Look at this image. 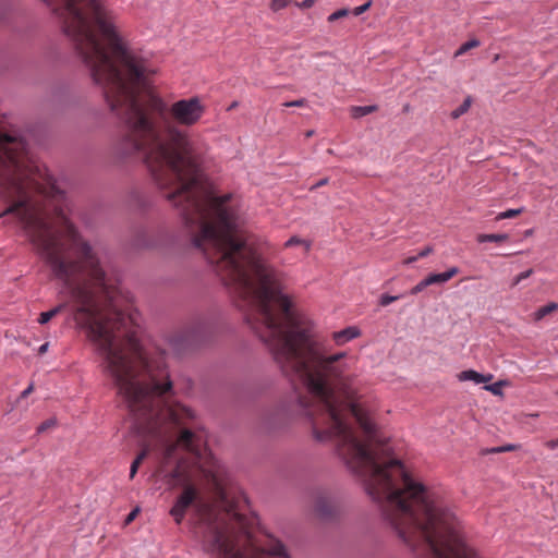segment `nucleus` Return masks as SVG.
Returning a JSON list of instances; mask_svg holds the SVG:
<instances>
[{
    "mask_svg": "<svg viewBox=\"0 0 558 558\" xmlns=\"http://www.w3.org/2000/svg\"><path fill=\"white\" fill-rule=\"evenodd\" d=\"M377 110V106H353L350 108V113L353 119H360Z\"/></svg>",
    "mask_w": 558,
    "mask_h": 558,
    "instance_id": "nucleus-9",
    "label": "nucleus"
},
{
    "mask_svg": "<svg viewBox=\"0 0 558 558\" xmlns=\"http://www.w3.org/2000/svg\"><path fill=\"white\" fill-rule=\"evenodd\" d=\"M138 512V509H134L133 511H131L126 518V523L131 522L132 520H134V518L136 517Z\"/></svg>",
    "mask_w": 558,
    "mask_h": 558,
    "instance_id": "nucleus-38",
    "label": "nucleus"
},
{
    "mask_svg": "<svg viewBox=\"0 0 558 558\" xmlns=\"http://www.w3.org/2000/svg\"><path fill=\"white\" fill-rule=\"evenodd\" d=\"M60 17L95 84L128 134L123 154L142 153L156 185L180 210L194 247L216 265L238 306L252 312L255 331H312L291 310L276 272L247 242L231 194L215 195L203 179L195 146L179 125L192 126L205 113L198 97L170 107L149 90L154 74L147 60L130 49L116 13L101 0H43Z\"/></svg>",
    "mask_w": 558,
    "mask_h": 558,
    "instance_id": "nucleus-1",
    "label": "nucleus"
},
{
    "mask_svg": "<svg viewBox=\"0 0 558 558\" xmlns=\"http://www.w3.org/2000/svg\"><path fill=\"white\" fill-rule=\"evenodd\" d=\"M181 413H183L184 415L189 416V417H194V413L190 410V409H186V408H182L181 409Z\"/></svg>",
    "mask_w": 558,
    "mask_h": 558,
    "instance_id": "nucleus-42",
    "label": "nucleus"
},
{
    "mask_svg": "<svg viewBox=\"0 0 558 558\" xmlns=\"http://www.w3.org/2000/svg\"><path fill=\"white\" fill-rule=\"evenodd\" d=\"M480 40L477 39H471V40H468L466 43L462 44L459 49L456 51L454 56L456 57H459V56H462L464 54L465 52H468L470 49L472 48H476L480 46Z\"/></svg>",
    "mask_w": 558,
    "mask_h": 558,
    "instance_id": "nucleus-14",
    "label": "nucleus"
},
{
    "mask_svg": "<svg viewBox=\"0 0 558 558\" xmlns=\"http://www.w3.org/2000/svg\"><path fill=\"white\" fill-rule=\"evenodd\" d=\"M471 107V98L468 97L464 99V101L458 107L456 108L452 112H451V117L453 119H458L459 117H461L462 114L466 113L468 110L470 109Z\"/></svg>",
    "mask_w": 558,
    "mask_h": 558,
    "instance_id": "nucleus-15",
    "label": "nucleus"
},
{
    "mask_svg": "<svg viewBox=\"0 0 558 558\" xmlns=\"http://www.w3.org/2000/svg\"><path fill=\"white\" fill-rule=\"evenodd\" d=\"M295 245H303L304 248H305V252H308L310 248H311V242L310 241H306V240H303L299 236H291L286 243H284V246L286 247H291V246H295Z\"/></svg>",
    "mask_w": 558,
    "mask_h": 558,
    "instance_id": "nucleus-13",
    "label": "nucleus"
},
{
    "mask_svg": "<svg viewBox=\"0 0 558 558\" xmlns=\"http://www.w3.org/2000/svg\"><path fill=\"white\" fill-rule=\"evenodd\" d=\"M327 181H328L327 179H322L320 181H318V182L313 186V189H316V187H318V186H323V185H325V184L327 183Z\"/></svg>",
    "mask_w": 558,
    "mask_h": 558,
    "instance_id": "nucleus-43",
    "label": "nucleus"
},
{
    "mask_svg": "<svg viewBox=\"0 0 558 558\" xmlns=\"http://www.w3.org/2000/svg\"><path fill=\"white\" fill-rule=\"evenodd\" d=\"M401 298V295H389V294H383L380 296V300H379V304L381 306H387L389 305L390 303L399 300Z\"/></svg>",
    "mask_w": 558,
    "mask_h": 558,
    "instance_id": "nucleus-20",
    "label": "nucleus"
},
{
    "mask_svg": "<svg viewBox=\"0 0 558 558\" xmlns=\"http://www.w3.org/2000/svg\"><path fill=\"white\" fill-rule=\"evenodd\" d=\"M508 238L509 236L506 233L480 234L478 238H477V241L480 243H485V242H497V243H500V242L507 241Z\"/></svg>",
    "mask_w": 558,
    "mask_h": 558,
    "instance_id": "nucleus-11",
    "label": "nucleus"
},
{
    "mask_svg": "<svg viewBox=\"0 0 558 558\" xmlns=\"http://www.w3.org/2000/svg\"><path fill=\"white\" fill-rule=\"evenodd\" d=\"M0 197L10 205L0 219L13 217L51 277L75 305L77 325L86 331L106 374L125 401L138 433L163 439L180 426V412L168 404L172 389L163 361L143 350L133 319L113 310L101 313L99 298L112 295L97 252L65 213V194L27 157L20 131L0 120Z\"/></svg>",
    "mask_w": 558,
    "mask_h": 558,
    "instance_id": "nucleus-2",
    "label": "nucleus"
},
{
    "mask_svg": "<svg viewBox=\"0 0 558 558\" xmlns=\"http://www.w3.org/2000/svg\"><path fill=\"white\" fill-rule=\"evenodd\" d=\"M213 481H214L215 485H217V486L219 485L218 480L215 476H213Z\"/></svg>",
    "mask_w": 558,
    "mask_h": 558,
    "instance_id": "nucleus-45",
    "label": "nucleus"
},
{
    "mask_svg": "<svg viewBox=\"0 0 558 558\" xmlns=\"http://www.w3.org/2000/svg\"><path fill=\"white\" fill-rule=\"evenodd\" d=\"M371 5H372V1H367L364 4L354 8L352 10V14L355 15V16H359V15L363 14L365 11H367Z\"/></svg>",
    "mask_w": 558,
    "mask_h": 558,
    "instance_id": "nucleus-22",
    "label": "nucleus"
},
{
    "mask_svg": "<svg viewBox=\"0 0 558 558\" xmlns=\"http://www.w3.org/2000/svg\"><path fill=\"white\" fill-rule=\"evenodd\" d=\"M417 259H418L417 255L416 256H411V257H408L407 259H404L403 264L404 265H411V264L415 263Z\"/></svg>",
    "mask_w": 558,
    "mask_h": 558,
    "instance_id": "nucleus-39",
    "label": "nucleus"
},
{
    "mask_svg": "<svg viewBox=\"0 0 558 558\" xmlns=\"http://www.w3.org/2000/svg\"><path fill=\"white\" fill-rule=\"evenodd\" d=\"M175 449V445H169L166 449V458H170Z\"/></svg>",
    "mask_w": 558,
    "mask_h": 558,
    "instance_id": "nucleus-36",
    "label": "nucleus"
},
{
    "mask_svg": "<svg viewBox=\"0 0 558 558\" xmlns=\"http://www.w3.org/2000/svg\"><path fill=\"white\" fill-rule=\"evenodd\" d=\"M236 107H238V101H233V102L229 106L228 110H232V109H234V108H236Z\"/></svg>",
    "mask_w": 558,
    "mask_h": 558,
    "instance_id": "nucleus-44",
    "label": "nucleus"
},
{
    "mask_svg": "<svg viewBox=\"0 0 558 558\" xmlns=\"http://www.w3.org/2000/svg\"><path fill=\"white\" fill-rule=\"evenodd\" d=\"M48 347H49V343H48V342H45L44 344H41V345L39 347V349H38V353H39L40 355H41V354H44V353H46V352H47V350H48Z\"/></svg>",
    "mask_w": 558,
    "mask_h": 558,
    "instance_id": "nucleus-40",
    "label": "nucleus"
},
{
    "mask_svg": "<svg viewBox=\"0 0 558 558\" xmlns=\"http://www.w3.org/2000/svg\"><path fill=\"white\" fill-rule=\"evenodd\" d=\"M515 445H506L502 447L492 448L490 452H507L515 449Z\"/></svg>",
    "mask_w": 558,
    "mask_h": 558,
    "instance_id": "nucleus-26",
    "label": "nucleus"
},
{
    "mask_svg": "<svg viewBox=\"0 0 558 558\" xmlns=\"http://www.w3.org/2000/svg\"><path fill=\"white\" fill-rule=\"evenodd\" d=\"M545 447L550 449V450H555L556 448H558V438L557 439L547 440L545 442Z\"/></svg>",
    "mask_w": 558,
    "mask_h": 558,
    "instance_id": "nucleus-31",
    "label": "nucleus"
},
{
    "mask_svg": "<svg viewBox=\"0 0 558 558\" xmlns=\"http://www.w3.org/2000/svg\"><path fill=\"white\" fill-rule=\"evenodd\" d=\"M148 451V447H145L133 461L141 465L142 461L147 457Z\"/></svg>",
    "mask_w": 558,
    "mask_h": 558,
    "instance_id": "nucleus-28",
    "label": "nucleus"
},
{
    "mask_svg": "<svg viewBox=\"0 0 558 558\" xmlns=\"http://www.w3.org/2000/svg\"><path fill=\"white\" fill-rule=\"evenodd\" d=\"M54 425V421L53 420H47L45 422H43L41 424L38 425L37 427V433L40 434V433H44L45 430H47L48 428L52 427Z\"/></svg>",
    "mask_w": 558,
    "mask_h": 558,
    "instance_id": "nucleus-24",
    "label": "nucleus"
},
{
    "mask_svg": "<svg viewBox=\"0 0 558 558\" xmlns=\"http://www.w3.org/2000/svg\"><path fill=\"white\" fill-rule=\"evenodd\" d=\"M65 306H66V303H62V304H59L56 307L51 308L50 311L40 313L38 323L40 325L47 324L51 318H53L56 315L61 313V311H63L65 308Z\"/></svg>",
    "mask_w": 558,
    "mask_h": 558,
    "instance_id": "nucleus-10",
    "label": "nucleus"
},
{
    "mask_svg": "<svg viewBox=\"0 0 558 558\" xmlns=\"http://www.w3.org/2000/svg\"><path fill=\"white\" fill-rule=\"evenodd\" d=\"M557 308H558V304L554 303V302H550V303L546 304L545 306L539 307L534 313V319L536 322H538V320L543 319L546 315L555 312Z\"/></svg>",
    "mask_w": 558,
    "mask_h": 558,
    "instance_id": "nucleus-12",
    "label": "nucleus"
},
{
    "mask_svg": "<svg viewBox=\"0 0 558 558\" xmlns=\"http://www.w3.org/2000/svg\"><path fill=\"white\" fill-rule=\"evenodd\" d=\"M501 385H502V381H498V383L485 386V389L496 396L501 395V389H500Z\"/></svg>",
    "mask_w": 558,
    "mask_h": 558,
    "instance_id": "nucleus-23",
    "label": "nucleus"
},
{
    "mask_svg": "<svg viewBox=\"0 0 558 558\" xmlns=\"http://www.w3.org/2000/svg\"><path fill=\"white\" fill-rule=\"evenodd\" d=\"M198 492L195 486L191 484L184 485L182 494L177 498L170 514L173 517L175 523L180 524L186 513V509L196 500Z\"/></svg>",
    "mask_w": 558,
    "mask_h": 558,
    "instance_id": "nucleus-4",
    "label": "nucleus"
},
{
    "mask_svg": "<svg viewBox=\"0 0 558 558\" xmlns=\"http://www.w3.org/2000/svg\"><path fill=\"white\" fill-rule=\"evenodd\" d=\"M312 134H313V131H308L306 135L311 136Z\"/></svg>",
    "mask_w": 558,
    "mask_h": 558,
    "instance_id": "nucleus-46",
    "label": "nucleus"
},
{
    "mask_svg": "<svg viewBox=\"0 0 558 558\" xmlns=\"http://www.w3.org/2000/svg\"><path fill=\"white\" fill-rule=\"evenodd\" d=\"M427 287H428V284L426 282V279H423L411 289L410 294H412V295L417 294V293L422 292L424 289H426Z\"/></svg>",
    "mask_w": 558,
    "mask_h": 558,
    "instance_id": "nucleus-21",
    "label": "nucleus"
},
{
    "mask_svg": "<svg viewBox=\"0 0 558 558\" xmlns=\"http://www.w3.org/2000/svg\"><path fill=\"white\" fill-rule=\"evenodd\" d=\"M533 274V269H527L525 271L520 272L512 280L511 287L518 286L522 280L529 278Z\"/></svg>",
    "mask_w": 558,
    "mask_h": 558,
    "instance_id": "nucleus-19",
    "label": "nucleus"
},
{
    "mask_svg": "<svg viewBox=\"0 0 558 558\" xmlns=\"http://www.w3.org/2000/svg\"><path fill=\"white\" fill-rule=\"evenodd\" d=\"M446 272H447L448 277L451 279L459 272V269L457 267H451Z\"/></svg>",
    "mask_w": 558,
    "mask_h": 558,
    "instance_id": "nucleus-35",
    "label": "nucleus"
},
{
    "mask_svg": "<svg viewBox=\"0 0 558 558\" xmlns=\"http://www.w3.org/2000/svg\"><path fill=\"white\" fill-rule=\"evenodd\" d=\"M350 10L349 9H340V10H337L335 11L333 13H331L329 16H328V22H335L339 19H342V17H345L350 14Z\"/></svg>",
    "mask_w": 558,
    "mask_h": 558,
    "instance_id": "nucleus-17",
    "label": "nucleus"
},
{
    "mask_svg": "<svg viewBox=\"0 0 558 558\" xmlns=\"http://www.w3.org/2000/svg\"><path fill=\"white\" fill-rule=\"evenodd\" d=\"M438 275H439V278H440V282H441V283H445V282H447V281H449V280H450V278L448 277V275H447V272H446V271H445V272H441V274H438Z\"/></svg>",
    "mask_w": 558,
    "mask_h": 558,
    "instance_id": "nucleus-41",
    "label": "nucleus"
},
{
    "mask_svg": "<svg viewBox=\"0 0 558 558\" xmlns=\"http://www.w3.org/2000/svg\"><path fill=\"white\" fill-rule=\"evenodd\" d=\"M138 468H140V464L133 461L131 464V468H130V478H133L135 476Z\"/></svg>",
    "mask_w": 558,
    "mask_h": 558,
    "instance_id": "nucleus-32",
    "label": "nucleus"
},
{
    "mask_svg": "<svg viewBox=\"0 0 558 558\" xmlns=\"http://www.w3.org/2000/svg\"><path fill=\"white\" fill-rule=\"evenodd\" d=\"M425 279L428 286L441 283L438 274H430Z\"/></svg>",
    "mask_w": 558,
    "mask_h": 558,
    "instance_id": "nucleus-25",
    "label": "nucleus"
},
{
    "mask_svg": "<svg viewBox=\"0 0 558 558\" xmlns=\"http://www.w3.org/2000/svg\"><path fill=\"white\" fill-rule=\"evenodd\" d=\"M522 208H518V209H508L506 211H502V213H499L496 217L497 220H504V219H510V218H513L515 216H518L519 214L522 213Z\"/></svg>",
    "mask_w": 558,
    "mask_h": 558,
    "instance_id": "nucleus-16",
    "label": "nucleus"
},
{
    "mask_svg": "<svg viewBox=\"0 0 558 558\" xmlns=\"http://www.w3.org/2000/svg\"><path fill=\"white\" fill-rule=\"evenodd\" d=\"M315 0H303L300 4H298L302 9H308L314 4Z\"/></svg>",
    "mask_w": 558,
    "mask_h": 558,
    "instance_id": "nucleus-33",
    "label": "nucleus"
},
{
    "mask_svg": "<svg viewBox=\"0 0 558 558\" xmlns=\"http://www.w3.org/2000/svg\"><path fill=\"white\" fill-rule=\"evenodd\" d=\"M236 530L214 527L211 550L219 558H264L263 554L290 558L284 545L279 541L271 542L263 553H259L253 544L242 515H236Z\"/></svg>",
    "mask_w": 558,
    "mask_h": 558,
    "instance_id": "nucleus-3",
    "label": "nucleus"
},
{
    "mask_svg": "<svg viewBox=\"0 0 558 558\" xmlns=\"http://www.w3.org/2000/svg\"><path fill=\"white\" fill-rule=\"evenodd\" d=\"M148 451V447H145L133 461L141 465L142 461L147 457Z\"/></svg>",
    "mask_w": 558,
    "mask_h": 558,
    "instance_id": "nucleus-29",
    "label": "nucleus"
},
{
    "mask_svg": "<svg viewBox=\"0 0 558 558\" xmlns=\"http://www.w3.org/2000/svg\"><path fill=\"white\" fill-rule=\"evenodd\" d=\"M306 104L305 99H298L293 101H287L283 104L284 107H303Z\"/></svg>",
    "mask_w": 558,
    "mask_h": 558,
    "instance_id": "nucleus-27",
    "label": "nucleus"
},
{
    "mask_svg": "<svg viewBox=\"0 0 558 558\" xmlns=\"http://www.w3.org/2000/svg\"><path fill=\"white\" fill-rule=\"evenodd\" d=\"M195 434L187 428H182L178 438V444L190 451H195Z\"/></svg>",
    "mask_w": 558,
    "mask_h": 558,
    "instance_id": "nucleus-8",
    "label": "nucleus"
},
{
    "mask_svg": "<svg viewBox=\"0 0 558 558\" xmlns=\"http://www.w3.org/2000/svg\"><path fill=\"white\" fill-rule=\"evenodd\" d=\"M169 476L173 480H177L181 476V472L179 468L174 469L172 472H170Z\"/></svg>",
    "mask_w": 558,
    "mask_h": 558,
    "instance_id": "nucleus-37",
    "label": "nucleus"
},
{
    "mask_svg": "<svg viewBox=\"0 0 558 558\" xmlns=\"http://www.w3.org/2000/svg\"><path fill=\"white\" fill-rule=\"evenodd\" d=\"M556 396H558V390L556 391Z\"/></svg>",
    "mask_w": 558,
    "mask_h": 558,
    "instance_id": "nucleus-47",
    "label": "nucleus"
},
{
    "mask_svg": "<svg viewBox=\"0 0 558 558\" xmlns=\"http://www.w3.org/2000/svg\"><path fill=\"white\" fill-rule=\"evenodd\" d=\"M432 252H433V247H432V246H426V247H424L423 250H421V251L418 252L417 257H418V258L426 257V256H428Z\"/></svg>",
    "mask_w": 558,
    "mask_h": 558,
    "instance_id": "nucleus-30",
    "label": "nucleus"
},
{
    "mask_svg": "<svg viewBox=\"0 0 558 558\" xmlns=\"http://www.w3.org/2000/svg\"><path fill=\"white\" fill-rule=\"evenodd\" d=\"M315 511L322 519H327L335 511L333 502L328 497H319L316 501Z\"/></svg>",
    "mask_w": 558,
    "mask_h": 558,
    "instance_id": "nucleus-7",
    "label": "nucleus"
},
{
    "mask_svg": "<svg viewBox=\"0 0 558 558\" xmlns=\"http://www.w3.org/2000/svg\"><path fill=\"white\" fill-rule=\"evenodd\" d=\"M34 390V385L31 384L26 389H24L21 393V398H26L28 395L32 393V391Z\"/></svg>",
    "mask_w": 558,
    "mask_h": 558,
    "instance_id": "nucleus-34",
    "label": "nucleus"
},
{
    "mask_svg": "<svg viewBox=\"0 0 558 558\" xmlns=\"http://www.w3.org/2000/svg\"><path fill=\"white\" fill-rule=\"evenodd\" d=\"M291 0H271L270 2V9L274 11V12H277V11H280L282 9H284L286 7H288V4L290 3Z\"/></svg>",
    "mask_w": 558,
    "mask_h": 558,
    "instance_id": "nucleus-18",
    "label": "nucleus"
},
{
    "mask_svg": "<svg viewBox=\"0 0 558 558\" xmlns=\"http://www.w3.org/2000/svg\"><path fill=\"white\" fill-rule=\"evenodd\" d=\"M360 329L354 326L347 327L332 333V339L338 345H342L360 336Z\"/></svg>",
    "mask_w": 558,
    "mask_h": 558,
    "instance_id": "nucleus-5",
    "label": "nucleus"
},
{
    "mask_svg": "<svg viewBox=\"0 0 558 558\" xmlns=\"http://www.w3.org/2000/svg\"><path fill=\"white\" fill-rule=\"evenodd\" d=\"M458 379L460 381L471 380L475 384L488 383L493 379V375H484L473 369H466L458 374Z\"/></svg>",
    "mask_w": 558,
    "mask_h": 558,
    "instance_id": "nucleus-6",
    "label": "nucleus"
}]
</instances>
